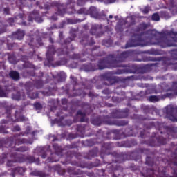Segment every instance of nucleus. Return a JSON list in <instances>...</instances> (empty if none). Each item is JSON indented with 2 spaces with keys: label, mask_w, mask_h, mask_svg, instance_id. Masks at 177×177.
I'll list each match as a JSON object with an SVG mask.
<instances>
[{
  "label": "nucleus",
  "mask_w": 177,
  "mask_h": 177,
  "mask_svg": "<svg viewBox=\"0 0 177 177\" xmlns=\"http://www.w3.org/2000/svg\"><path fill=\"white\" fill-rule=\"evenodd\" d=\"M147 28V24H140L136 28L131 39H129L124 49L133 48L135 46H150V45H157L161 48H170L176 46L174 41L168 39V37L162 36V33L157 32L156 30H149L145 32Z\"/></svg>",
  "instance_id": "nucleus-1"
},
{
  "label": "nucleus",
  "mask_w": 177,
  "mask_h": 177,
  "mask_svg": "<svg viewBox=\"0 0 177 177\" xmlns=\"http://www.w3.org/2000/svg\"><path fill=\"white\" fill-rule=\"evenodd\" d=\"M113 147V143H102L100 155L101 156V158H104L103 156H111L113 164L110 165V168L112 172H115V171H120V172H122L124 169L120 164H122L124 161H127L128 156H127V153H118L117 151L110 152V150H111Z\"/></svg>",
  "instance_id": "nucleus-2"
},
{
  "label": "nucleus",
  "mask_w": 177,
  "mask_h": 177,
  "mask_svg": "<svg viewBox=\"0 0 177 177\" xmlns=\"http://www.w3.org/2000/svg\"><path fill=\"white\" fill-rule=\"evenodd\" d=\"M133 53V51L129 50L123 51L116 56L114 54H111L106 57L101 58L98 60L97 64H95V71L121 67L120 62H125Z\"/></svg>",
  "instance_id": "nucleus-3"
},
{
  "label": "nucleus",
  "mask_w": 177,
  "mask_h": 177,
  "mask_svg": "<svg viewBox=\"0 0 177 177\" xmlns=\"http://www.w3.org/2000/svg\"><path fill=\"white\" fill-rule=\"evenodd\" d=\"M160 164L165 165L158 169V174L162 177H177V150L171 153V156L162 158Z\"/></svg>",
  "instance_id": "nucleus-4"
},
{
  "label": "nucleus",
  "mask_w": 177,
  "mask_h": 177,
  "mask_svg": "<svg viewBox=\"0 0 177 177\" xmlns=\"http://www.w3.org/2000/svg\"><path fill=\"white\" fill-rule=\"evenodd\" d=\"M100 50V46H95L92 49H87V53H84L82 54H73L72 59L74 60H80V62H86L88 59L91 62H93L95 57L104 56V55H106V53H101L99 51Z\"/></svg>",
  "instance_id": "nucleus-5"
},
{
  "label": "nucleus",
  "mask_w": 177,
  "mask_h": 177,
  "mask_svg": "<svg viewBox=\"0 0 177 177\" xmlns=\"http://www.w3.org/2000/svg\"><path fill=\"white\" fill-rule=\"evenodd\" d=\"M128 120H113V118L109 115H106L104 117L97 116L91 120V124H93V125H95L96 127H100L102 124H104L105 125H116L117 127H125V125H128Z\"/></svg>",
  "instance_id": "nucleus-6"
},
{
  "label": "nucleus",
  "mask_w": 177,
  "mask_h": 177,
  "mask_svg": "<svg viewBox=\"0 0 177 177\" xmlns=\"http://www.w3.org/2000/svg\"><path fill=\"white\" fill-rule=\"evenodd\" d=\"M71 82L73 85V88L70 91V87L66 85L65 87H62L63 92L68 97H75L76 96H82V97H85L86 96V93L82 89L77 88L78 86V82H77V78L74 75H71L70 77Z\"/></svg>",
  "instance_id": "nucleus-7"
},
{
  "label": "nucleus",
  "mask_w": 177,
  "mask_h": 177,
  "mask_svg": "<svg viewBox=\"0 0 177 177\" xmlns=\"http://www.w3.org/2000/svg\"><path fill=\"white\" fill-rule=\"evenodd\" d=\"M88 15H90L91 17H93V19H97L98 20H104V21H107V23H114L117 21L118 23H127L124 19L121 17L115 16L114 20L110 21L107 17H106V15H101L97 11V8L95 6H91L88 11Z\"/></svg>",
  "instance_id": "nucleus-8"
},
{
  "label": "nucleus",
  "mask_w": 177,
  "mask_h": 177,
  "mask_svg": "<svg viewBox=\"0 0 177 177\" xmlns=\"http://www.w3.org/2000/svg\"><path fill=\"white\" fill-rule=\"evenodd\" d=\"M140 154H146V161L145 164L149 165V167H154V159L152 157H154V153L151 152L149 149L145 148H136L134 151H133L131 153L132 157H136V158H139L140 157Z\"/></svg>",
  "instance_id": "nucleus-9"
},
{
  "label": "nucleus",
  "mask_w": 177,
  "mask_h": 177,
  "mask_svg": "<svg viewBox=\"0 0 177 177\" xmlns=\"http://www.w3.org/2000/svg\"><path fill=\"white\" fill-rule=\"evenodd\" d=\"M53 77L55 82L51 83L48 87L45 88V91H44V93H46L47 96H50L53 92L57 91V86H56V84L59 82H64V81H66V78H67V75L64 72H60L55 76L53 75Z\"/></svg>",
  "instance_id": "nucleus-10"
},
{
  "label": "nucleus",
  "mask_w": 177,
  "mask_h": 177,
  "mask_svg": "<svg viewBox=\"0 0 177 177\" xmlns=\"http://www.w3.org/2000/svg\"><path fill=\"white\" fill-rule=\"evenodd\" d=\"M122 62H119L118 68L122 67L124 69H118L115 74H140L142 73V68L136 64H128L127 65L121 64Z\"/></svg>",
  "instance_id": "nucleus-11"
},
{
  "label": "nucleus",
  "mask_w": 177,
  "mask_h": 177,
  "mask_svg": "<svg viewBox=\"0 0 177 177\" xmlns=\"http://www.w3.org/2000/svg\"><path fill=\"white\" fill-rule=\"evenodd\" d=\"M10 156V158L14 160L15 162H26V156L24 155H19L16 152H5L2 153V156H0V160H3V164L5 163V160Z\"/></svg>",
  "instance_id": "nucleus-12"
},
{
  "label": "nucleus",
  "mask_w": 177,
  "mask_h": 177,
  "mask_svg": "<svg viewBox=\"0 0 177 177\" xmlns=\"http://www.w3.org/2000/svg\"><path fill=\"white\" fill-rule=\"evenodd\" d=\"M53 149H54L55 153H51L50 156L47 158L46 162H57L60 160V154L63 151L62 147L59 146L58 144L54 143Z\"/></svg>",
  "instance_id": "nucleus-13"
},
{
  "label": "nucleus",
  "mask_w": 177,
  "mask_h": 177,
  "mask_svg": "<svg viewBox=\"0 0 177 177\" xmlns=\"http://www.w3.org/2000/svg\"><path fill=\"white\" fill-rule=\"evenodd\" d=\"M74 0H71L70 3L66 6L67 12L71 14L78 13L79 15H88V10L85 8H82L77 11L74 8Z\"/></svg>",
  "instance_id": "nucleus-14"
},
{
  "label": "nucleus",
  "mask_w": 177,
  "mask_h": 177,
  "mask_svg": "<svg viewBox=\"0 0 177 177\" xmlns=\"http://www.w3.org/2000/svg\"><path fill=\"white\" fill-rule=\"evenodd\" d=\"M172 59H165L163 60L166 66H172L174 70H177V49L173 50L171 53Z\"/></svg>",
  "instance_id": "nucleus-15"
},
{
  "label": "nucleus",
  "mask_w": 177,
  "mask_h": 177,
  "mask_svg": "<svg viewBox=\"0 0 177 177\" xmlns=\"http://www.w3.org/2000/svg\"><path fill=\"white\" fill-rule=\"evenodd\" d=\"M129 113V109H126L123 111L120 109H113L111 112V116L112 118H127L128 117V113Z\"/></svg>",
  "instance_id": "nucleus-16"
},
{
  "label": "nucleus",
  "mask_w": 177,
  "mask_h": 177,
  "mask_svg": "<svg viewBox=\"0 0 177 177\" xmlns=\"http://www.w3.org/2000/svg\"><path fill=\"white\" fill-rule=\"evenodd\" d=\"M57 6V13L53 15L50 17L53 21H57V15L59 16H63L65 13H67V8L62 4H56Z\"/></svg>",
  "instance_id": "nucleus-17"
},
{
  "label": "nucleus",
  "mask_w": 177,
  "mask_h": 177,
  "mask_svg": "<svg viewBox=\"0 0 177 177\" xmlns=\"http://www.w3.org/2000/svg\"><path fill=\"white\" fill-rule=\"evenodd\" d=\"M90 33L91 35H95L96 38H100V37L104 34V31H103V26L97 24L93 25L90 30Z\"/></svg>",
  "instance_id": "nucleus-18"
},
{
  "label": "nucleus",
  "mask_w": 177,
  "mask_h": 177,
  "mask_svg": "<svg viewBox=\"0 0 177 177\" xmlns=\"http://www.w3.org/2000/svg\"><path fill=\"white\" fill-rule=\"evenodd\" d=\"M25 89L27 91V95L29 99H37L38 97V93L32 92V83L31 82H28L25 84Z\"/></svg>",
  "instance_id": "nucleus-19"
},
{
  "label": "nucleus",
  "mask_w": 177,
  "mask_h": 177,
  "mask_svg": "<svg viewBox=\"0 0 177 177\" xmlns=\"http://www.w3.org/2000/svg\"><path fill=\"white\" fill-rule=\"evenodd\" d=\"M174 107L167 106L165 109V113L166 114V118H168L172 122H177V114H174Z\"/></svg>",
  "instance_id": "nucleus-20"
},
{
  "label": "nucleus",
  "mask_w": 177,
  "mask_h": 177,
  "mask_svg": "<svg viewBox=\"0 0 177 177\" xmlns=\"http://www.w3.org/2000/svg\"><path fill=\"white\" fill-rule=\"evenodd\" d=\"M34 20L37 23H42L44 21L42 17L39 15V12L35 10L30 12L28 17V21H34Z\"/></svg>",
  "instance_id": "nucleus-21"
},
{
  "label": "nucleus",
  "mask_w": 177,
  "mask_h": 177,
  "mask_svg": "<svg viewBox=\"0 0 177 177\" xmlns=\"http://www.w3.org/2000/svg\"><path fill=\"white\" fill-rule=\"evenodd\" d=\"M99 156V148L94 147L93 149L89 150L88 152L84 153V158L86 160H92V158H95V157H97Z\"/></svg>",
  "instance_id": "nucleus-22"
},
{
  "label": "nucleus",
  "mask_w": 177,
  "mask_h": 177,
  "mask_svg": "<svg viewBox=\"0 0 177 177\" xmlns=\"http://www.w3.org/2000/svg\"><path fill=\"white\" fill-rule=\"evenodd\" d=\"M56 54V48L55 46L50 45L48 47V50L46 54V59L48 63H52L53 62V55Z\"/></svg>",
  "instance_id": "nucleus-23"
},
{
  "label": "nucleus",
  "mask_w": 177,
  "mask_h": 177,
  "mask_svg": "<svg viewBox=\"0 0 177 177\" xmlns=\"http://www.w3.org/2000/svg\"><path fill=\"white\" fill-rule=\"evenodd\" d=\"M71 37L66 38L63 43H61V45L62 48H65V49H68V45H70L73 41H74V39L77 37V35L75 32H73V31L70 32Z\"/></svg>",
  "instance_id": "nucleus-24"
},
{
  "label": "nucleus",
  "mask_w": 177,
  "mask_h": 177,
  "mask_svg": "<svg viewBox=\"0 0 177 177\" xmlns=\"http://www.w3.org/2000/svg\"><path fill=\"white\" fill-rule=\"evenodd\" d=\"M27 169L23 167H17L11 169L10 175L12 177H15L16 175H24Z\"/></svg>",
  "instance_id": "nucleus-25"
},
{
  "label": "nucleus",
  "mask_w": 177,
  "mask_h": 177,
  "mask_svg": "<svg viewBox=\"0 0 177 177\" xmlns=\"http://www.w3.org/2000/svg\"><path fill=\"white\" fill-rule=\"evenodd\" d=\"M99 164H100V161L99 160H97V163H86L81 162L79 167H80L81 168H88V169H91V168H93V167H99Z\"/></svg>",
  "instance_id": "nucleus-26"
},
{
  "label": "nucleus",
  "mask_w": 177,
  "mask_h": 177,
  "mask_svg": "<svg viewBox=\"0 0 177 177\" xmlns=\"http://www.w3.org/2000/svg\"><path fill=\"white\" fill-rule=\"evenodd\" d=\"M38 77L39 79L35 81V86L36 89H41L44 86V81L41 79V77H44V72H39Z\"/></svg>",
  "instance_id": "nucleus-27"
},
{
  "label": "nucleus",
  "mask_w": 177,
  "mask_h": 177,
  "mask_svg": "<svg viewBox=\"0 0 177 177\" xmlns=\"http://www.w3.org/2000/svg\"><path fill=\"white\" fill-rule=\"evenodd\" d=\"M81 69L84 70V71H86V72L96 71V68L95 66V64H83L81 66Z\"/></svg>",
  "instance_id": "nucleus-28"
},
{
  "label": "nucleus",
  "mask_w": 177,
  "mask_h": 177,
  "mask_svg": "<svg viewBox=\"0 0 177 177\" xmlns=\"http://www.w3.org/2000/svg\"><path fill=\"white\" fill-rule=\"evenodd\" d=\"M136 145H138V141H136L135 139H133L131 140L122 142L121 146L123 147H133V146H136Z\"/></svg>",
  "instance_id": "nucleus-29"
},
{
  "label": "nucleus",
  "mask_w": 177,
  "mask_h": 177,
  "mask_svg": "<svg viewBox=\"0 0 177 177\" xmlns=\"http://www.w3.org/2000/svg\"><path fill=\"white\" fill-rule=\"evenodd\" d=\"M121 136H122V138L136 136V133H133V129L132 128L128 127L125 129L124 132L122 133Z\"/></svg>",
  "instance_id": "nucleus-30"
},
{
  "label": "nucleus",
  "mask_w": 177,
  "mask_h": 177,
  "mask_svg": "<svg viewBox=\"0 0 177 177\" xmlns=\"http://www.w3.org/2000/svg\"><path fill=\"white\" fill-rule=\"evenodd\" d=\"M12 99L14 100H25L26 93L23 91H18L16 94H12Z\"/></svg>",
  "instance_id": "nucleus-31"
},
{
  "label": "nucleus",
  "mask_w": 177,
  "mask_h": 177,
  "mask_svg": "<svg viewBox=\"0 0 177 177\" xmlns=\"http://www.w3.org/2000/svg\"><path fill=\"white\" fill-rule=\"evenodd\" d=\"M88 38L89 37L86 36L80 41V44L82 45H84V46H86V45H89V46H92V45H95V40L93 39V38H91L90 41H88Z\"/></svg>",
  "instance_id": "nucleus-32"
},
{
  "label": "nucleus",
  "mask_w": 177,
  "mask_h": 177,
  "mask_svg": "<svg viewBox=\"0 0 177 177\" xmlns=\"http://www.w3.org/2000/svg\"><path fill=\"white\" fill-rule=\"evenodd\" d=\"M104 169H101L98 170L96 172V175L95 176V173L93 172H86L85 174L88 176V177H104Z\"/></svg>",
  "instance_id": "nucleus-33"
},
{
  "label": "nucleus",
  "mask_w": 177,
  "mask_h": 177,
  "mask_svg": "<svg viewBox=\"0 0 177 177\" xmlns=\"http://www.w3.org/2000/svg\"><path fill=\"white\" fill-rule=\"evenodd\" d=\"M26 162H28L29 164H32L35 162L37 165L39 164V158H35V157L32 156H28L25 158Z\"/></svg>",
  "instance_id": "nucleus-34"
},
{
  "label": "nucleus",
  "mask_w": 177,
  "mask_h": 177,
  "mask_svg": "<svg viewBox=\"0 0 177 177\" xmlns=\"http://www.w3.org/2000/svg\"><path fill=\"white\" fill-rule=\"evenodd\" d=\"M12 37L16 39H23L24 37V31L18 29L16 32L12 33Z\"/></svg>",
  "instance_id": "nucleus-35"
},
{
  "label": "nucleus",
  "mask_w": 177,
  "mask_h": 177,
  "mask_svg": "<svg viewBox=\"0 0 177 177\" xmlns=\"http://www.w3.org/2000/svg\"><path fill=\"white\" fill-rule=\"evenodd\" d=\"M6 114H7V118H8V120H1V124H8V122H15V120H13V119L11 118L12 116L10 115V109H6Z\"/></svg>",
  "instance_id": "nucleus-36"
},
{
  "label": "nucleus",
  "mask_w": 177,
  "mask_h": 177,
  "mask_svg": "<svg viewBox=\"0 0 177 177\" xmlns=\"http://www.w3.org/2000/svg\"><path fill=\"white\" fill-rule=\"evenodd\" d=\"M9 77L11 80H13V81H19V80H20V73L16 71H10Z\"/></svg>",
  "instance_id": "nucleus-37"
},
{
  "label": "nucleus",
  "mask_w": 177,
  "mask_h": 177,
  "mask_svg": "<svg viewBox=\"0 0 177 177\" xmlns=\"http://www.w3.org/2000/svg\"><path fill=\"white\" fill-rule=\"evenodd\" d=\"M67 172L71 175H83L84 172L81 169H77L75 171L74 167H68Z\"/></svg>",
  "instance_id": "nucleus-38"
},
{
  "label": "nucleus",
  "mask_w": 177,
  "mask_h": 177,
  "mask_svg": "<svg viewBox=\"0 0 177 177\" xmlns=\"http://www.w3.org/2000/svg\"><path fill=\"white\" fill-rule=\"evenodd\" d=\"M111 133H113L115 136H118L116 138V139H121V138H122L120 136H119L120 133H121L120 130H119V129H112L109 132L106 133V135H107L106 139H111V138L109 137V135H111Z\"/></svg>",
  "instance_id": "nucleus-39"
},
{
  "label": "nucleus",
  "mask_w": 177,
  "mask_h": 177,
  "mask_svg": "<svg viewBox=\"0 0 177 177\" xmlns=\"http://www.w3.org/2000/svg\"><path fill=\"white\" fill-rule=\"evenodd\" d=\"M96 143V140L95 139H90L86 140L85 141H82V145L85 147H92Z\"/></svg>",
  "instance_id": "nucleus-40"
},
{
  "label": "nucleus",
  "mask_w": 177,
  "mask_h": 177,
  "mask_svg": "<svg viewBox=\"0 0 177 177\" xmlns=\"http://www.w3.org/2000/svg\"><path fill=\"white\" fill-rule=\"evenodd\" d=\"M125 26H127V24H117L116 26H115V31L117 32V34H119V35H121V34H122V32L124 31V27H125Z\"/></svg>",
  "instance_id": "nucleus-41"
},
{
  "label": "nucleus",
  "mask_w": 177,
  "mask_h": 177,
  "mask_svg": "<svg viewBox=\"0 0 177 177\" xmlns=\"http://www.w3.org/2000/svg\"><path fill=\"white\" fill-rule=\"evenodd\" d=\"M100 78L101 80H104V81H108V82H113V81H114V78H113L109 73L101 75Z\"/></svg>",
  "instance_id": "nucleus-42"
},
{
  "label": "nucleus",
  "mask_w": 177,
  "mask_h": 177,
  "mask_svg": "<svg viewBox=\"0 0 177 177\" xmlns=\"http://www.w3.org/2000/svg\"><path fill=\"white\" fill-rule=\"evenodd\" d=\"M24 17V13H19L17 15H16L15 17L9 18L8 21L9 23H15V21H17L18 19H21L23 20Z\"/></svg>",
  "instance_id": "nucleus-43"
},
{
  "label": "nucleus",
  "mask_w": 177,
  "mask_h": 177,
  "mask_svg": "<svg viewBox=\"0 0 177 177\" xmlns=\"http://www.w3.org/2000/svg\"><path fill=\"white\" fill-rule=\"evenodd\" d=\"M78 115H81V118L80 120V122H85V117L86 116V113L82 112V111L79 110L77 112L76 117H78Z\"/></svg>",
  "instance_id": "nucleus-44"
},
{
  "label": "nucleus",
  "mask_w": 177,
  "mask_h": 177,
  "mask_svg": "<svg viewBox=\"0 0 177 177\" xmlns=\"http://www.w3.org/2000/svg\"><path fill=\"white\" fill-rule=\"evenodd\" d=\"M102 45L106 46V48H111V46H113V40L111 39L103 40Z\"/></svg>",
  "instance_id": "nucleus-45"
},
{
  "label": "nucleus",
  "mask_w": 177,
  "mask_h": 177,
  "mask_svg": "<svg viewBox=\"0 0 177 177\" xmlns=\"http://www.w3.org/2000/svg\"><path fill=\"white\" fill-rule=\"evenodd\" d=\"M77 132L82 135L85 134V125L77 124L76 128Z\"/></svg>",
  "instance_id": "nucleus-46"
},
{
  "label": "nucleus",
  "mask_w": 177,
  "mask_h": 177,
  "mask_svg": "<svg viewBox=\"0 0 177 177\" xmlns=\"http://www.w3.org/2000/svg\"><path fill=\"white\" fill-rule=\"evenodd\" d=\"M37 151L41 153V158L45 159L46 158V152H45V148L44 147H40L37 148Z\"/></svg>",
  "instance_id": "nucleus-47"
},
{
  "label": "nucleus",
  "mask_w": 177,
  "mask_h": 177,
  "mask_svg": "<svg viewBox=\"0 0 177 177\" xmlns=\"http://www.w3.org/2000/svg\"><path fill=\"white\" fill-rule=\"evenodd\" d=\"M9 129V127H6V125H1L0 126V133H4V134H8L9 133V131L8 130Z\"/></svg>",
  "instance_id": "nucleus-48"
},
{
  "label": "nucleus",
  "mask_w": 177,
  "mask_h": 177,
  "mask_svg": "<svg viewBox=\"0 0 177 177\" xmlns=\"http://www.w3.org/2000/svg\"><path fill=\"white\" fill-rule=\"evenodd\" d=\"M16 151H20L21 153H24L26 151H28L30 150V148L28 147L22 146L19 148L15 149Z\"/></svg>",
  "instance_id": "nucleus-49"
},
{
  "label": "nucleus",
  "mask_w": 177,
  "mask_h": 177,
  "mask_svg": "<svg viewBox=\"0 0 177 177\" xmlns=\"http://www.w3.org/2000/svg\"><path fill=\"white\" fill-rule=\"evenodd\" d=\"M149 100L151 103H156V102H160V98L157 95H151L149 97Z\"/></svg>",
  "instance_id": "nucleus-50"
},
{
  "label": "nucleus",
  "mask_w": 177,
  "mask_h": 177,
  "mask_svg": "<svg viewBox=\"0 0 177 177\" xmlns=\"http://www.w3.org/2000/svg\"><path fill=\"white\" fill-rule=\"evenodd\" d=\"M26 42L32 49H34V37L30 36Z\"/></svg>",
  "instance_id": "nucleus-51"
},
{
  "label": "nucleus",
  "mask_w": 177,
  "mask_h": 177,
  "mask_svg": "<svg viewBox=\"0 0 177 177\" xmlns=\"http://www.w3.org/2000/svg\"><path fill=\"white\" fill-rule=\"evenodd\" d=\"M167 35H170L173 41H174V42H177V32L171 31L167 34Z\"/></svg>",
  "instance_id": "nucleus-52"
},
{
  "label": "nucleus",
  "mask_w": 177,
  "mask_h": 177,
  "mask_svg": "<svg viewBox=\"0 0 177 177\" xmlns=\"http://www.w3.org/2000/svg\"><path fill=\"white\" fill-rule=\"evenodd\" d=\"M23 67L24 68H32V69H35V66H34L32 64L27 62H25L24 64H23Z\"/></svg>",
  "instance_id": "nucleus-53"
},
{
  "label": "nucleus",
  "mask_w": 177,
  "mask_h": 177,
  "mask_svg": "<svg viewBox=\"0 0 177 177\" xmlns=\"http://www.w3.org/2000/svg\"><path fill=\"white\" fill-rule=\"evenodd\" d=\"M140 10L142 12V13H143V15H147V13L150 12L151 8L149 6H147L144 8H140Z\"/></svg>",
  "instance_id": "nucleus-54"
},
{
  "label": "nucleus",
  "mask_w": 177,
  "mask_h": 177,
  "mask_svg": "<svg viewBox=\"0 0 177 177\" xmlns=\"http://www.w3.org/2000/svg\"><path fill=\"white\" fill-rule=\"evenodd\" d=\"M84 20H85V18H84V19H67V23H81Z\"/></svg>",
  "instance_id": "nucleus-55"
},
{
  "label": "nucleus",
  "mask_w": 177,
  "mask_h": 177,
  "mask_svg": "<svg viewBox=\"0 0 177 177\" xmlns=\"http://www.w3.org/2000/svg\"><path fill=\"white\" fill-rule=\"evenodd\" d=\"M33 107L35 110H42L43 109L42 104L39 102H35L33 104Z\"/></svg>",
  "instance_id": "nucleus-56"
},
{
  "label": "nucleus",
  "mask_w": 177,
  "mask_h": 177,
  "mask_svg": "<svg viewBox=\"0 0 177 177\" xmlns=\"http://www.w3.org/2000/svg\"><path fill=\"white\" fill-rule=\"evenodd\" d=\"M33 175H35V176L39 177H46V174H45L44 171H35Z\"/></svg>",
  "instance_id": "nucleus-57"
},
{
  "label": "nucleus",
  "mask_w": 177,
  "mask_h": 177,
  "mask_svg": "<svg viewBox=\"0 0 177 177\" xmlns=\"http://www.w3.org/2000/svg\"><path fill=\"white\" fill-rule=\"evenodd\" d=\"M155 175H156V171L154 169H150L147 170V177H154Z\"/></svg>",
  "instance_id": "nucleus-58"
},
{
  "label": "nucleus",
  "mask_w": 177,
  "mask_h": 177,
  "mask_svg": "<svg viewBox=\"0 0 177 177\" xmlns=\"http://www.w3.org/2000/svg\"><path fill=\"white\" fill-rule=\"evenodd\" d=\"M149 55H154L155 56L160 55V50H157V49H151L149 51Z\"/></svg>",
  "instance_id": "nucleus-59"
},
{
  "label": "nucleus",
  "mask_w": 177,
  "mask_h": 177,
  "mask_svg": "<svg viewBox=\"0 0 177 177\" xmlns=\"http://www.w3.org/2000/svg\"><path fill=\"white\" fill-rule=\"evenodd\" d=\"M78 147V142H73L71 145H66V149H77Z\"/></svg>",
  "instance_id": "nucleus-60"
},
{
  "label": "nucleus",
  "mask_w": 177,
  "mask_h": 177,
  "mask_svg": "<svg viewBox=\"0 0 177 177\" xmlns=\"http://www.w3.org/2000/svg\"><path fill=\"white\" fill-rule=\"evenodd\" d=\"M29 133H30V129H27L26 131V132H24V133H19V134H16V135L14 136V138H15V139H16V138H19L21 135H22V136H24V135H28Z\"/></svg>",
  "instance_id": "nucleus-61"
},
{
  "label": "nucleus",
  "mask_w": 177,
  "mask_h": 177,
  "mask_svg": "<svg viewBox=\"0 0 177 177\" xmlns=\"http://www.w3.org/2000/svg\"><path fill=\"white\" fill-rule=\"evenodd\" d=\"M151 19L153 21H160V15L158 13H154L152 15Z\"/></svg>",
  "instance_id": "nucleus-62"
},
{
  "label": "nucleus",
  "mask_w": 177,
  "mask_h": 177,
  "mask_svg": "<svg viewBox=\"0 0 177 177\" xmlns=\"http://www.w3.org/2000/svg\"><path fill=\"white\" fill-rule=\"evenodd\" d=\"M15 143H18V145H23L24 143H27V140L26 138H17Z\"/></svg>",
  "instance_id": "nucleus-63"
},
{
  "label": "nucleus",
  "mask_w": 177,
  "mask_h": 177,
  "mask_svg": "<svg viewBox=\"0 0 177 177\" xmlns=\"http://www.w3.org/2000/svg\"><path fill=\"white\" fill-rule=\"evenodd\" d=\"M88 97H91V99H95V97H97V95H95V93L90 91L88 93Z\"/></svg>",
  "instance_id": "nucleus-64"
}]
</instances>
